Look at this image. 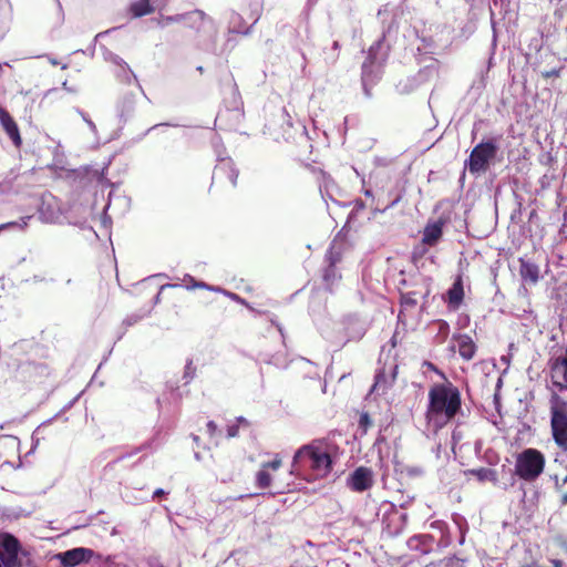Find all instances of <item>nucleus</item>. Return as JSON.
<instances>
[{
	"label": "nucleus",
	"instance_id": "obj_34",
	"mask_svg": "<svg viewBox=\"0 0 567 567\" xmlns=\"http://www.w3.org/2000/svg\"><path fill=\"white\" fill-rule=\"evenodd\" d=\"M238 422H239V423H244V424L248 425V422H247L245 419H243V417H239V419H238Z\"/></svg>",
	"mask_w": 567,
	"mask_h": 567
},
{
	"label": "nucleus",
	"instance_id": "obj_13",
	"mask_svg": "<svg viewBox=\"0 0 567 567\" xmlns=\"http://www.w3.org/2000/svg\"><path fill=\"white\" fill-rule=\"evenodd\" d=\"M453 341L456 342L457 351L465 361L472 360L477 351V346L468 334H454Z\"/></svg>",
	"mask_w": 567,
	"mask_h": 567
},
{
	"label": "nucleus",
	"instance_id": "obj_29",
	"mask_svg": "<svg viewBox=\"0 0 567 567\" xmlns=\"http://www.w3.org/2000/svg\"><path fill=\"white\" fill-rule=\"evenodd\" d=\"M239 433V425L231 424L227 426V437H236Z\"/></svg>",
	"mask_w": 567,
	"mask_h": 567
},
{
	"label": "nucleus",
	"instance_id": "obj_33",
	"mask_svg": "<svg viewBox=\"0 0 567 567\" xmlns=\"http://www.w3.org/2000/svg\"><path fill=\"white\" fill-rule=\"evenodd\" d=\"M30 218H31L30 216H28V217H25V218H22V223H23V224L21 225V227H25V226L28 225V220H29Z\"/></svg>",
	"mask_w": 567,
	"mask_h": 567
},
{
	"label": "nucleus",
	"instance_id": "obj_24",
	"mask_svg": "<svg viewBox=\"0 0 567 567\" xmlns=\"http://www.w3.org/2000/svg\"><path fill=\"white\" fill-rule=\"evenodd\" d=\"M373 425L371 416L368 412H362L359 419V429L362 434H367L369 429Z\"/></svg>",
	"mask_w": 567,
	"mask_h": 567
},
{
	"label": "nucleus",
	"instance_id": "obj_14",
	"mask_svg": "<svg viewBox=\"0 0 567 567\" xmlns=\"http://www.w3.org/2000/svg\"><path fill=\"white\" fill-rule=\"evenodd\" d=\"M464 286H463V277L458 275L452 287L447 290V307L451 310H457L464 300Z\"/></svg>",
	"mask_w": 567,
	"mask_h": 567
},
{
	"label": "nucleus",
	"instance_id": "obj_25",
	"mask_svg": "<svg viewBox=\"0 0 567 567\" xmlns=\"http://www.w3.org/2000/svg\"><path fill=\"white\" fill-rule=\"evenodd\" d=\"M187 19L192 20L193 22H197V21L203 22L207 19V17L203 11L196 10V11L189 13L187 16Z\"/></svg>",
	"mask_w": 567,
	"mask_h": 567
},
{
	"label": "nucleus",
	"instance_id": "obj_1",
	"mask_svg": "<svg viewBox=\"0 0 567 567\" xmlns=\"http://www.w3.org/2000/svg\"><path fill=\"white\" fill-rule=\"evenodd\" d=\"M462 409L460 390L452 383L434 384L429 391L425 412L427 429L433 433L451 423Z\"/></svg>",
	"mask_w": 567,
	"mask_h": 567
},
{
	"label": "nucleus",
	"instance_id": "obj_26",
	"mask_svg": "<svg viewBox=\"0 0 567 567\" xmlns=\"http://www.w3.org/2000/svg\"><path fill=\"white\" fill-rule=\"evenodd\" d=\"M555 487H556L557 492L560 493V505H563V506L567 505V491L563 489V485H560L558 480H556Z\"/></svg>",
	"mask_w": 567,
	"mask_h": 567
},
{
	"label": "nucleus",
	"instance_id": "obj_36",
	"mask_svg": "<svg viewBox=\"0 0 567 567\" xmlns=\"http://www.w3.org/2000/svg\"><path fill=\"white\" fill-rule=\"evenodd\" d=\"M566 483H567V475L564 477V480H563V482H561V484H560V485H563V486H564Z\"/></svg>",
	"mask_w": 567,
	"mask_h": 567
},
{
	"label": "nucleus",
	"instance_id": "obj_11",
	"mask_svg": "<svg viewBox=\"0 0 567 567\" xmlns=\"http://www.w3.org/2000/svg\"><path fill=\"white\" fill-rule=\"evenodd\" d=\"M0 124L3 131L9 136V138L14 144V146L20 147L22 144V138L20 135L18 124L14 121V118L10 115V113L3 107H0Z\"/></svg>",
	"mask_w": 567,
	"mask_h": 567
},
{
	"label": "nucleus",
	"instance_id": "obj_35",
	"mask_svg": "<svg viewBox=\"0 0 567 567\" xmlns=\"http://www.w3.org/2000/svg\"><path fill=\"white\" fill-rule=\"evenodd\" d=\"M339 48V42L338 41H334L333 42V49H338Z\"/></svg>",
	"mask_w": 567,
	"mask_h": 567
},
{
	"label": "nucleus",
	"instance_id": "obj_27",
	"mask_svg": "<svg viewBox=\"0 0 567 567\" xmlns=\"http://www.w3.org/2000/svg\"><path fill=\"white\" fill-rule=\"evenodd\" d=\"M560 70H561V68L551 69L549 71H544V72H542V76L544 79L558 78L560 75Z\"/></svg>",
	"mask_w": 567,
	"mask_h": 567
},
{
	"label": "nucleus",
	"instance_id": "obj_16",
	"mask_svg": "<svg viewBox=\"0 0 567 567\" xmlns=\"http://www.w3.org/2000/svg\"><path fill=\"white\" fill-rule=\"evenodd\" d=\"M519 275L523 281L536 285L540 279L539 266L530 260L519 258Z\"/></svg>",
	"mask_w": 567,
	"mask_h": 567
},
{
	"label": "nucleus",
	"instance_id": "obj_38",
	"mask_svg": "<svg viewBox=\"0 0 567 567\" xmlns=\"http://www.w3.org/2000/svg\"><path fill=\"white\" fill-rule=\"evenodd\" d=\"M367 196H371V193L369 190L365 192Z\"/></svg>",
	"mask_w": 567,
	"mask_h": 567
},
{
	"label": "nucleus",
	"instance_id": "obj_17",
	"mask_svg": "<svg viewBox=\"0 0 567 567\" xmlns=\"http://www.w3.org/2000/svg\"><path fill=\"white\" fill-rule=\"evenodd\" d=\"M381 48V43L378 42L373 45H371L368 50V55L365 58V61L362 64V80L372 82L373 79V68L377 62V55L378 51Z\"/></svg>",
	"mask_w": 567,
	"mask_h": 567
},
{
	"label": "nucleus",
	"instance_id": "obj_23",
	"mask_svg": "<svg viewBox=\"0 0 567 567\" xmlns=\"http://www.w3.org/2000/svg\"><path fill=\"white\" fill-rule=\"evenodd\" d=\"M185 284H186V287L188 289H194V288H199V289H208V290H215V291H218L219 289L218 288H214V287H210L208 286L206 282L204 281H197L195 280L194 277L192 276H186L185 279H184Z\"/></svg>",
	"mask_w": 567,
	"mask_h": 567
},
{
	"label": "nucleus",
	"instance_id": "obj_30",
	"mask_svg": "<svg viewBox=\"0 0 567 567\" xmlns=\"http://www.w3.org/2000/svg\"><path fill=\"white\" fill-rule=\"evenodd\" d=\"M553 567H564V563L560 559L551 560Z\"/></svg>",
	"mask_w": 567,
	"mask_h": 567
},
{
	"label": "nucleus",
	"instance_id": "obj_19",
	"mask_svg": "<svg viewBox=\"0 0 567 567\" xmlns=\"http://www.w3.org/2000/svg\"><path fill=\"white\" fill-rule=\"evenodd\" d=\"M44 370H47L45 364L24 361L18 364L16 373L22 379H31L34 375L41 374Z\"/></svg>",
	"mask_w": 567,
	"mask_h": 567
},
{
	"label": "nucleus",
	"instance_id": "obj_4",
	"mask_svg": "<svg viewBox=\"0 0 567 567\" xmlns=\"http://www.w3.org/2000/svg\"><path fill=\"white\" fill-rule=\"evenodd\" d=\"M545 464V455L537 449L528 447L517 454L515 474L525 482H534L543 474Z\"/></svg>",
	"mask_w": 567,
	"mask_h": 567
},
{
	"label": "nucleus",
	"instance_id": "obj_2",
	"mask_svg": "<svg viewBox=\"0 0 567 567\" xmlns=\"http://www.w3.org/2000/svg\"><path fill=\"white\" fill-rule=\"evenodd\" d=\"M337 446L326 440H315L302 445L295 453L291 473H307L311 478H326L332 472L333 456Z\"/></svg>",
	"mask_w": 567,
	"mask_h": 567
},
{
	"label": "nucleus",
	"instance_id": "obj_10",
	"mask_svg": "<svg viewBox=\"0 0 567 567\" xmlns=\"http://www.w3.org/2000/svg\"><path fill=\"white\" fill-rule=\"evenodd\" d=\"M398 370L399 367L396 364L390 369L389 373L385 372V369L379 370L374 377V383L372 385L371 392L382 391L383 394L386 393L388 390H390L396 381Z\"/></svg>",
	"mask_w": 567,
	"mask_h": 567
},
{
	"label": "nucleus",
	"instance_id": "obj_12",
	"mask_svg": "<svg viewBox=\"0 0 567 567\" xmlns=\"http://www.w3.org/2000/svg\"><path fill=\"white\" fill-rule=\"evenodd\" d=\"M238 175V171L231 163H223L215 168L213 181L220 184L228 182L231 187H236Z\"/></svg>",
	"mask_w": 567,
	"mask_h": 567
},
{
	"label": "nucleus",
	"instance_id": "obj_37",
	"mask_svg": "<svg viewBox=\"0 0 567 567\" xmlns=\"http://www.w3.org/2000/svg\"><path fill=\"white\" fill-rule=\"evenodd\" d=\"M525 567H538V566H536L535 564H533V565H526Z\"/></svg>",
	"mask_w": 567,
	"mask_h": 567
},
{
	"label": "nucleus",
	"instance_id": "obj_6",
	"mask_svg": "<svg viewBox=\"0 0 567 567\" xmlns=\"http://www.w3.org/2000/svg\"><path fill=\"white\" fill-rule=\"evenodd\" d=\"M22 553L20 540L7 532L0 533V567H22L19 557Z\"/></svg>",
	"mask_w": 567,
	"mask_h": 567
},
{
	"label": "nucleus",
	"instance_id": "obj_32",
	"mask_svg": "<svg viewBox=\"0 0 567 567\" xmlns=\"http://www.w3.org/2000/svg\"><path fill=\"white\" fill-rule=\"evenodd\" d=\"M425 364L433 371L437 372L436 367L432 362H425Z\"/></svg>",
	"mask_w": 567,
	"mask_h": 567
},
{
	"label": "nucleus",
	"instance_id": "obj_20",
	"mask_svg": "<svg viewBox=\"0 0 567 567\" xmlns=\"http://www.w3.org/2000/svg\"><path fill=\"white\" fill-rule=\"evenodd\" d=\"M130 13L134 18H141L155 11L154 0H136L131 3Z\"/></svg>",
	"mask_w": 567,
	"mask_h": 567
},
{
	"label": "nucleus",
	"instance_id": "obj_7",
	"mask_svg": "<svg viewBox=\"0 0 567 567\" xmlns=\"http://www.w3.org/2000/svg\"><path fill=\"white\" fill-rule=\"evenodd\" d=\"M430 293V288L425 284H415L414 289L405 292H401L400 296V305L402 309L400 310L398 318L402 320L404 316V310L409 308H414L419 303L421 298H426Z\"/></svg>",
	"mask_w": 567,
	"mask_h": 567
},
{
	"label": "nucleus",
	"instance_id": "obj_22",
	"mask_svg": "<svg viewBox=\"0 0 567 567\" xmlns=\"http://www.w3.org/2000/svg\"><path fill=\"white\" fill-rule=\"evenodd\" d=\"M326 259L329 264V267L326 270L324 278H328L330 275H333L336 265L342 259L341 249L337 248L334 245H331L326 254Z\"/></svg>",
	"mask_w": 567,
	"mask_h": 567
},
{
	"label": "nucleus",
	"instance_id": "obj_9",
	"mask_svg": "<svg viewBox=\"0 0 567 567\" xmlns=\"http://www.w3.org/2000/svg\"><path fill=\"white\" fill-rule=\"evenodd\" d=\"M281 465L282 461L279 455H276L272 461L262 463L261 468L256 474V485L261 489L270 487L272 477L269 471H277L281 467Z\"/></svg>",
	"mask_w": 567,
	"mask_h": 567
},
{
	"label": "nucleus",
	"instance_id": "obj_28",
	"mask_svg": "<svg viewBox=\"0 0 567 567\" xmlns=\"http://www.w3.org/2000/svg\"><path fill=\"white\" fill-rule=\"evenodd\" d=\"M207 433L210 437H214L218 433V426L214 421L207 422Z\"/></svg>",
	"mask_w": 567,
	"mask_h": 567
},
{
	"label": "nucleus",
	"instance_id": "obj_3",
	"mask_svg": "<svg viewBox=\"0 0 567 567\" xmlns=\"http://www.w3.org/2000/svg\"><path fill=\"white\" fill-rule=\"evenodd\" d=\"M549 403L553 440L557 447L567 455V400L554 393Z\"/></svg>",
	"mask_w": 567,
	"mask_h": 567
},
{
	"label": "nucleus",
	"instance_id": "obj_21",
	"mask_svg": "<svg viewBox=\"0 0 567 567\" xmlns=\"http://www.w3.org/2000/svg\"><path fill=\"white\" fill-rule=\"evenodd\" d=\"M467 475H473L478 482L485 483L491 482L494 485L498 483L497 472L488 467L471 468L466 472Z\"/></svg>",
	"mask_w": 567,
	"mask_h": 567
},
{
	"label": "nucleus",
	"instance_id": "obj_18",
	"mask_svg": "<svg viewBox=\"0 0 567 567\" xmlns=\"http://www.w3.org/2000/svg\"><path fill=\"white\" fill-rule=\"evenodd\" d=\"M87 551L85 548H74L59 554L58 557L63 566L73 567L85 560Z\"/></svg>",
	"mask_w": 567,
	"mask_h": 567
},
{
	"label": "nucleus",
	"instance_id": "obj_5",
	"mask_svg": "<svg viewBox=\"0 0 567 567\" xmlns=\"http://www.w3.org/2000/svg\"><path fill=\"white\" fill-rule=\"evenodd\" d=\"M497 146L493 141L477 144L471 152L466 165L471 174L486 172L489 162L496 156Z\"/></svg>",
	"mask_w": 567,
	"mask_h": 567
},
{
	"label": "nucleus",
	"instance_id": "obj_31",
	"mask_svg": "<svg viewBox=\"0 0 567 567\" xmlns=\"http://www.w3.org/2000/svg\"><path fill=\"white\" fill-rule=\"evenodd\" d=\"M164 494H165V492H164L162 488H158V489H156V491L154 492L153 497H154V498H157V497L163 496Z\"/></svg>",
	"mask_w": 567,
	"mask_h": 567
},
{
	"label": "nucleus",
	"instance_id": "obj_8",
	"mask_svg": "<svg viewBox=\"0 0 567 567\" xmlns=\"http://www.w3.org/2000/svg\"><path fill=\"white\" fill-rule=\"evenodd\" d=\"M373 485V473L371 468L359 466L348 478V486L353 492H364Z\"/></svg>",
	"mask_w": 567,
	"mask_h": 567
},
{
	"label": "nucleus",
	"instance_id": "obj_15",
	"mask_svg": "<svg viewBox=\"0 0 567 567\" xmlns=\"http://www.w3.org/2000/svg\"><path fill=\"white\" fill-rule=\"evenodd\" d=\"M444 221L439 219L434 223H429L424 227L422 243L426 246L434 247L443 236Z\"/></svg>",
	"mask_w": 567,
	"mask_h": 567
}]
</instances>
